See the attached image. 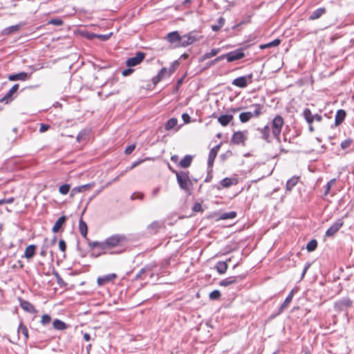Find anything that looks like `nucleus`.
Listing matches in <instances>:
<instances>
[{
	"instance_id": "1",
	"label": "nucleus",
	"mask_w": 354,
	"mask_h": 354,
	"mask_svg": "<svg viewBox=\"0 0 354 354\" xmlns=\"http://www.w3.org/2000/svg\"><path fill=\"white\" fill-rule=\"evenodd\" d=\"M127 241L124 235L114 234L104 241V251L111 250L117 248H123Z\"/></svg>"
},
{
	"instance_id": "2",
	"label": "nucleus",
	"mask_w": 354,
	"mask_h": 354,
	"mask_svg": "<svg viewBox=\"0 0 354 354\" xmlns=\"http://www.w3.org/2000/svg\"><path fill=\"white\" fill-rule=\"evenodd\" d=\"M176 174V179L180 187L188 194H190V188L192 186V183L189 179V173L187 171L177 172L172 170Z\"/></svg>"
},
{
	"instance_id": "3",
	"label": "nucleus",
	"mask_w": 354,
	"mask_h": 354,
	"mask_svg": "<svg viewBox=\"0 0 354 354\" xmlns=\"http://www.w3.org/2000/svg\"><path fill=\"white\" fill-rule=\"evenodd\" d=\"M203 36L198 31L194 30L182 36V43L175 46L186 47L202 39Z\"/></svg>"
},
{
	"instance_id": "4",
	"label": "nucleus",
	"mask_w": 354,
	"mask_h": 354,
	"mask_svg": "<svg viewBox=\"0 0 354 354\" xmlns=\"http://www.w3.org/2000/svg\"><path fill=\"white\" fill-rule=\"evenodd\" d=\"M283 125V118L281 115H276L272 120L271 124L272 133L274 138L279 139Z\"/></svg>"
},
{
	"instance_id": "5",
	"label": "nucleus",
	"mask_w": 354,
	"mask_h": 354,
	"mask_svg": "<svg viewBox=\"0 0 354 354\" xmlns=\"http://www.w3.org/2000/svg\"><path fill=\"white\" fill-rule=\"evenodd\" d=\"M252 73H250L246 76H241L234 79L232 84L239 88H245L248 83L252 82Z\"/></svg>"
},
{
	"instance_id": "6",
	"label": "nucleus",
	"mask_w": 354,
	"mask_h": 354,
	"mask_svg": "<svg viewBox=\"0 0 354 354\" xmlns=\"http://www.w3.org/2000/svg\"><path fill=\"white\" fill-rule=\"evenodd\" d=\"M145 57V53L138 52L136 56L129 58L126 64L128 67H133L140 64Z\"/></svg>"
},
{
	"instance_id": "7",
	"label": "nucleus",
	"mask_w": 354,
	"mask_h": 354,
	"mask_svg": "<svg viewBox=\"0 0 354 354\" xmlns=\"http://www.w3.org/2000/svg\"><path fill=\"white\" fill-rule=\"evenodd\" d=\"M225 57L228 62H232L243 58L245 57V53H243V50L236 49L227 54H225Z\"/></svg>"
},
{
	"instance_id": "8",
	"label": "nucleus",
	"mask_w": 354,
	"mask_h": 354,
	"mask_svg": "<svg viewBox=\"0 0 354 354\" xmlns=\"http://www.w3.org/2000/svg\"><path fill=\"white\" fill-rule=\"evenodd\" d=\"M344 225V221L342 218H339L336 221L326 232V236H333Z\"/></svg>"
},
{
	"instance_id": "9",
	"label": "nucleus",
	"mask_w": 354,
	"mask_h": 354,
	"mask_svg": "<svg viewBox=\"0 0 354 354\" xmlns=\"http://www.w3.org/2000/svg\"><path fill=\"white\" fill-rule=\"evenodd\" d=\"M242 279H243V277H241L240 276L229 277L227 278H225V279L220 281L219 285L221 286L226 287V286H230L233 283L238 282L239 281L241 280Z\"/></svg>"
},
{
	"instance_id": "10",
	"label": "nucleus",
	"mask_w": 354,
	"mask_h": 354,
	"mask_svg": "<svg viewBox=\"0 0 354 354\" xmlns=\"http://www.w3.org/2000/svg\"><path fill=\"white\" fill-rule=\"evenodd\" d=\"M220 147H221V144L217 145L216 146H215L210 150V151L209 153V156H208V160H207V164L209 167H212V165L214 164V160L217 156V153L220 149Z\"/></svg>"
},
{
	"instance_id": "11",
	"label": "nucleus",
	"mask_w": 354,
	"mask_h": 354,
	"mask_svg": "<svg viewBox=\"0 0 354 354\" xmlns=\"http://www.w3.org/2000/svg\"><path fill=\"white\" fill-rule=\"evenodd\" d=\"M19 89V84H15L9 91L5 95V96L0 100V102L8 103L12 100V95L15 93Z\"/></svg>"
},
{
	"instance_id": "12",
	"label": "nucleus",
	"mask_w": 354,
	"mask_h": 354,
	"mask_svg": "<svg viewBox=\"0 0 354 354\" xmlns=\"http://www.w3.org/2000/svg\"><path fill=\"white\" fill-rule=\"evenodd\" d=\"M94 185H95V184L93 183H88V184L83 185L81 186L75 187L73 189H72L71 192V196H73L77 194V193L84 192L86 190H89Z\"/></svg>"
},
{
	"instance_id": "13",
	"label": "nucleus",
	"mask_w": 354,
	"mask_h": 354,
	"mask_svg": "<svg viewBox=\"0 0 354 354\" xmlns=\"http://www.w3.org/2000/svg\"><path fill=\"white\" fill-rule=\"evenodd\" d=\"M245 139H246V137L243 132L237 131L233 134L231 141L234 144L239 145V144L243 143L244 141L245 140Z\"/></svg>"
},
{
	"instance_id": "14",
	"label": "nucleus",
	"mask_w": 354,
	"mask_h": 354,
	"mask_svg": "<svg viewBox=\"0 0 354 354\" xmlns=\"http://www.w3.org/2000/svg\"><path fill=\"white\" fill-rule=\"evenodd\" d=\"M326 12V9L325 8H319L317 10L312 12L308 17V19L310 21H314L319 19L322 16H323Z\"/></svg>"
},
{
	"instance_id": "15",
	"label": "nucleus",
	"mask_w": 354,
	"mask_h": 354,
	"mask_svg": "<svg viewBox=\"0 0 354 354\" xmlns=\"http://www.w3.org/2000/svg\"><path fill=\"white\" fill-rule=\"evenodd\" d=\"M167 41L171 44L178 42V44L182 43V37L180 36L177 31L169 32L167 36Z\"/></svg>"
},
{
	"instance_id": "16",
	"label": "nucleus",
	"mask_w": 354,
	"mask_h": 354,
	"mask_svg": "<svg viewBox=\"0 0 354 354\" xmlns=\"http://www.w3.org/2000/svg\"><path fill=\"white\" fill-rule=\"evenodd\" d=\"M20 306L28 313H35L37 312L34 306L28 301L20 299Z\"/></svg>"
},
{
	"instance_id": "17",
	"label": "nucleus",
	"mask_w": 354,
	"mask_h": 354,
	"mask_svg": "<svg viewBox=\"0 0 354 354\" xmlns=\"http://www.w3.org/2000/svg\"><path fill=\"white\" fill-rule=\"evenodd\" d=\"M250 109H252V111H250V112L252 115V117L258 118L263 113V106L259 104H252L250 106Z\"/></svg>"
},
{
	"instance_id": "18",
	"label": "nucleus",
	"mask_w": 354,
	"mask_h": 354,
	"mask_svg": "<svg viewBox=\"0 0 354 354\" xmlns=\"http://www.w3.org/2000/svg\"><path fill=\"white\" fill-rule=\"evenodd\" d=\"M166 77H169L167 73V69L166 68H162L158 75L153 78V84H157L159 82H160L162 79H164Z\"/></svg>"
},
{
	"instance_id": "19",
	"label": "nucleus",
	"mask_w": 354,
	"mask_h": 354,
	"mask_svg": "<svg viewBox=\"0 0 354 354\" xmlns=\"http://www.w3.org/2000/svg\"><path fill=\"white\" fill-rule=\"evenodd\" d=\"M116 278L115 274H109L102 277H99L97 279V284L99 286H104L106 283L113 281Z\"/></svg>"
},
{
	"instance_id": "20",
	"label": "nucleus",
	"mask_w": 354,
	"mask_h": 354,
	"mask_svg": "<svg viewBox=\"0 0 354 354\" xmlns=\"http://www.w3.org/2000/svg\"><path fill=\"white\" fill-rule=\"evenodd\" d=\"M28 77H29V75H28L27 73L21 72L17 74H12V75H9L8 80L10 81H17V80L24 81V80L28 79Z\"/></svg>"
},
{
	"instance_id": "21",
	"label": "nucleus",
	"mask_w": 354,
	"mask_h": 354,
	"mask_svg": "<svg viewBox=\"0 0 354 354\" xmlns=\"http://www.w3.org/2000/svg\"><path fill=\"white\" fill-rule=\"evenodd\" d=\"M302 115L308 124H313L315 121L314 114H313L311 111L308 108L304 109L302 113Z\"/></svg>"
},
{
	"instance_id": "22",
	"label": "nucleus",
	"mask_w": 354,
	"mask_h": 354,
	"mask_svg": "<svg viewBox=\"0 0 354 354\" xmlns=\"http://www.w3.org/2000/svg\"><path fill=\"white\" fill-rule=\"evenodd\" d=\"M346 117V111L343 109H339L337 111L335 115V125L339 126L342 123Z\"/></svg>"
},
{
	"instance_id": "23",
	"label": "nucleus",
	"mask_w": 354,
	"mask_h": 354,
	"mask_svg": "<svg viewBox=\"0 0 354 354\" xmlns=\"http://www.w3.org/2000/svg\"><path fill=\"white\" fill-rule=\"evenodd\" d=\"M351 305H352V301L348 298H344V299L338 301L335 304L336 307L339 309H342L343 308L350 307Z\"/></svg>"
},
{
	"instance_id": "24",
	"label": "nucleus",
	"mask_w": 354,
	"mask_h": 354,
	"mask_svg": "<svg viewBox=\"0 0 354 354\" xmlns=\"http://www.w3.org/2000/svg\"><path fill=\"white\" fill-rule=\"evenodd\" d=\"M66 217L65 216L59 218L53 227V232L55 233L59 232V230L61 229V227H62L63 224L66 222Z\"/></svg>"
},
{
	"instance_id": "25",
	"label": "nucleus",
	"mask_w": 354,
	"mask_h": 354,
	"mask_svg": "<svg viewBox=\"0 0 354 354\" xmlns=\"http://www.w3.org/2000/svg\"><path fill=\"white\" fill-rule=\"evenodd\" d=\"M293 295H294V292L293 290H292L289 295H288V297L286 298L285 301H283V303L281 305L280 308H279V313H282L285 309L287 308V307L288 306L289 304L291 302V301L292 300V298H293Z\"/></svg>"
},
{
	"instance_id": "26",
	"label": "nucleus",
	"mask_w": 354,
	"mask_h": 354,
	"mask_svg": "<svg viewBox=\"0 0 354 354\" xmlns=\"http://www.w3.org/2000/svg\"><path fill=\"white\" fill-rule=\"evenodd\" d=\"M21 24H17L6 28L2 30V35H7L17 32L21 27Z\"/></svg>"
},
{
	"instance_id": "27",
	"label": "nucleus",
	"mask_w": 354,
	"mask_h": 354,
	"mask_svg": "<svg viewBox=\"0 0 354 354\" xmlns=\"http://www.w3.org/2000/svg\"><path fill=\"white\" fill-rule=\"evenodd\" d=\"M192 162V156L186 155L179 162V166L182 168H187L191 165Z\"/></svg>"
},
{
	"instance_id": "28",
	"label": "nucleus",
	"mask_w": 354,
	"mask_h": 354,
	"mask_svg": "<svg viewBox=\"0 0 354 354\" xmlns=\"http://www.w3.org/2000/svg\"><path fill=\"white\" fill-rule=\"evenodd\" d=\"M233 119L232 115H223L218 118V121L223 126H227Z\"/></svg>"
},
{
	"instance_id": "29",
	"label": "nucleus",
	"mask_w": 354,
	"mask_h": 354,
	"mask_svg": "<svg viewBox=\"0 0 354 354\" xmlns=\"http://www.w3.org/2000/svg\"><path fill=\"white\" fill-rule=\"evenodd\" d=\"M237 180L236 178H225L221 181L223 187H229L232 185H236Z\"/></svg>"
},
{
	"instance_id": "30",
	"label": "nucleus",
	"mask_w": 354,
	"mask_h": 354,
	"mask_svg": "<svg viewBox=\"0 0 354 354\" xmlns=\"http://www.w3.org/2000/svg\"><path fill=\"white\" fill-rule=\"evenodd\" d=\"M79 230L82 236L86 238L88 232L87 225L82 219H80L79 222Z\"/></svg>"
},
{
	"instance_id": "31",
	"label": "nucleus",
	"mask_w": 354,
	"mask_h": 354,
	"mask_svg": "<svg viewBox=\"0 0 354 354\" xmlns=\"http://www.w3.org/2000/svg\"><path fill=\"white\" fill-rule=\"evenodd\" d=\"M216 269L219 274H224L227 271V264L225 261H219L216 265Z\"/></svg>"
},
{
	"instance_id": "32",
	"label": "nucleus",
	"mask_w": 354,
	"mask_h": 354,
	"mask_svg": "<svg viewBox=\"0 0 354 354\" xmlns=\"http://www.w3.org/2000/svg\"><path fill=\"white\" fill-rule=\"evenodd\" d=\"M261 133V136L263 139L266 140L267 142H270V127L268 125L265 126L263 128L259 129Z\"/></svg>"
},
{
	"instance_id": "33",
	"label": "nucleus",
	"mask_w": 354,
	"mask_h": 354,
	"mask_svg": "<svg viewBox=\"0 0 354 354\" xmlns=\"http://www.w3.org/2000/svg\"><path fill=\"white\" fill-rule=\"evenodd\" d=\"M35 248L36 247L34 245H30L26 247L25 250V257L27 259L32 258L35 255Z\"/></svg>"
},
{
	"instance_id": "34",
	"label": "nucleus",
	"mask_w": 354,
	"mask_h": 354,
	"mask_svg": "<svg viewBox=\"0 0 354 354\" xmlns=\"http://www.w3.org/2000/svg\"><path fill=\"white\" fill-rule=\"evenodd\" d=\"M21 333L24 336V340L26 342L28 339V330L27 327L24 325L22 323H20L18 329H17V333Z\"/></svg>"
},
{
	"instance_id": "35",
	"label": "nucleus",
	"mask_w": 354,
	"mask_h": 354,
	"mask_svg": "<svg viewBox=\"0 0 354 354\" xmlns=\"http://www.w3.org/2000/svg\"><path fill=\"white\" fill-rule=\"evenodd\" d=\"M53 328L56 330H64L65 328H66V324L59 319L54 320L53 322Z\"/></svg>"
},
{
	"instance_id": "36",
	"label": "nucleus",
	"mask_w": 354,
	"mask_h": 354,
	"mask_svg": "<svg viewBox=\"0 0 354 354\" xmlns=\"http://www.w3.org/2000/svg\"><path fill=\"white\" fill-rule=\"evenodd\" d=\"M178 124V120L175 118H170L165 124V129L170 131L173 129Z\"/></svg>"
},
{
	"instance_id": "37",
	"label": "nucleus",
	"mask_w": 354,
	"mask_h": 354,
	"mask_svg": "<svg viewBox=\"0 0 354 354\" xmlns=\"http://www.w3.org/2000/svg\"><path fill=\"white\" fill-rule=\"evenodd\" d=\"M252 118V115L250 111L243 112L239 115V120L243 123L248 122Z\"/></svg>"
},
{
	"instance_id": "38",
	"label": "nucleus",
	"mask_w": 354,
	"mask_h": 354,
	"mask_svg": "<svg viewBox=\"0 0 354 354\" xmlns=\"http://www.w3.org/2000/svg\"><path fill=\"white\" fill-rule=\"evenodd\" d=\"M298 182V178L293 176L287 181L286 190L291 191L292 189L297 185Z\"/></svg>"
},
{
	"instance_id": "39",
	"label": "nucleus",
	"mask_w": 354,
	"mask_h": 354,
	"mask_svg": "<svg viewBox=\"0 0 354 354\" xmlns=\"http://www.w3.org/2000/svg\"><path fill=\"white\" fill-rule=\"evenodd\" d=\"M220 48H213L209 53H206L202 56V60L209 59L214 56H216L219 52Z\"/></svg>"
},
{
	"instance_id": "40",
	"label": "nucleus",
	"mask_w": 354,
	"mask_h": 354,
	"mask_svg": "<svg viewBox=\"0 0 354 354\" xmlns=\"http://www.w3.org/2000/svg\"><path fill=\"white\" fill-rule=\"evenodd\" d=\"M162 223L159 221H153L148 225V229L152 232H156L158 229L162 227Z\"/></svg>"
},
{
	"instance_id": "41",
	"label": "nucleus",
	"mask_w": 354,
	"mask_h": 354,
	"mask_svg": "<svg viewBox=\"0 0 354 354\" xmlns=\"http://www.w3.org/2000/svg\"><path fill=\"white\" fill-rule=\"evenodd\" d=\"M236 216V212H230L222 214L220 216V219H222V220L232 219V218H234Z\"/></svg>"
},
{
	"instance_id": "42",
	"label": "nucleus",
	"mask_w": 354,
	"mask_h": 354,
	"mask_svg": "<svg viewBox=\"0 0 354 354\" xmlns=\"http://www.w3.org/2000/svg\"><path fill=\"white\" fill-rule=\"evenodd\" d=\"M224 23H225V19L223 17H220L218 20L217 25L212 26V30L215 31V32L219 30L224 25Z\"/></svg>"
},
{
	"instance_id": "43",
	"label": "nucleus",
	"mask_w": 354,
	"mask_h": 354,
	"mask_svg": "<svg viewBox=\"0 0 354 354\" xmlns=\"http://www.w3.org/2000/svg\"><path fill=\"white\" fill-rule=\"evenodd\" d=\"M88 245L91 248H98L102 250H104V241H93L89 242Z\"/></svg>"
},
{
	"instance_id": "44",
	"label": "nucleus",
	"mask_w": 354,
	"mask_h": 354,
	"mask_svg": "<svg viewBox=\"0 0 354 354\" xmlns=\"http://www.w3.org/2000/svg\"><path fill=\"white\" fill-rule=\"evenodd\" d=\"M317 246V241L315 239L311 240L306 245V249L308 252L314 251Z\"/></svg>"
},
{
	"instance_id": "45",
	"label": "nucleus",
	"mask_w": 354,
	"mask_h": 354,
	"mask_svg": "<svg viewBox=\"0 0 354 354\" xmlns=\"http://www.w3.org/2000/svg\"><path fill=\"white\" fill-rule=\"evenodd\" d=\"M70 190V185L68 184L62 185L59 188V192L61 194L65 195L68 193Z\"/></svg>"
},
{
	"instance_id": "46",
	"label": "nucleus",
	"mask_w": 354,
	"mask_h": 354,
	"mask_svg": "<svg viewBox=\"0 0 354 354\" xmlns=\"http://www.w3.org/2000/svg\"><path fill=\"white\" fill-rule=\"evenodd\" d=\"M142 160H138V161H136L134 162L129 167H128L126 170L123 171L121 172V176H123L126 174V172H127L129 170H131L133 169V168H135L136 167H137L138 165H139L141 162H142Z\"/></svg>"
},
{
	"instance_id": "47",
	"label": "nucleus",
	"mask_w": 354,
	"mask_h": 354,
	"mask_svg": "<svg viewBox=\"0 0 354 354\" xmlns=\"http://www.w3.org/2000/svg\"><path fill=\"white\" fill-rule=\"evenodd\" d=\"M221 297V292L220 291L216 290L209 293V298L212 300H216L219 299Z\"/></svg>"
},
{
	"instance_id": "48",
	"label": "nucleus",
	"mask_w": 354,
	"mask_h": 354,
	"mask_svg": "<svg viewBox=\"0 0 354 354\" xmlns=\"http://www.w3.org/2000/svg\"><path fill=\"white\" fill-rule=\"evenodd\" d=\"M51 321V317L48 315H44L41 317V324L42 325H46Z\"/></svg>"
},
{
	"instance_id": "49",
	"label": "nucleus",
	"mask_w": 354,
	"mask_h": 354,
	"mask_svg": "<svg viewBox=\"0 0 354 354\" xmlns=\"http://www.w3.org/2000/svg\"><path fill=\"white\" fill-rule=\"evenodd\" d=\"M352 142H353V141L351 139H347V140H344L341 143L342 149H347L348 147H349L351 145Z\"/></svg>"
},
{
	"instance_id": "50",
	"label": "nucleus",
	"mask_w": 354,
	"mask_h": 354,
	"mask_svg": "<svg viewBox=\"0 0 354 354\" xmlns=\"http://www.w3.org/2000/svg\"><path fill=\"white\" fill-rule=\"evenodd\" d=\"M335 183V179L330 180L326 185V190L324 192V195H327L330 189L331 186Z\"/></svg>"
},
{
	"instance_id": "51",
	"label": "nucleus",
	"mask_w": 354,
	"mask_h": 354,
	"mask_svg": "<svg viewBox=\"0 0 354 354\" xmlns=\"http://www.w3.org/2000/svg\"><path fill=\"white\" fill-rule=\"evenodd\" d=\"M49 24H53L55 26H60L63 24L62 20L59 19H53L49 21Z\"/></svg>"
},
{
	"instance_id": "52",
	"label": "nucleus",
	"mask_w": 354,
	"mask_h": 354,
	"mask_svg": "<svg viewBox=\"0 0 354 354\" xmlns=\"http://www.w3.org/2000/svg\"><path fill=\"white\" fill-rule=\"evenodd\" d=\"M144 198V194L142 193H134L131 195V200H135L136 198L142 200Z\"/></svg>"
},
{
	"instance_id": "53",
	"label": "nucleus",
	"mask_w": 354,
	"mask_h": 354,
	"mask_svg": "<svg viewBox=\"0 0 354 354\" xmlns=\"http://www.w3.org/2000/svg\"><path fill=\"white\" fill-rule=\"evenodd\" d=\"M281 41L278 39H274V41L269 42L267 44V47H274L277 46L280 44Z\"/></svg>"
},
{
	"instance_id": "54",
	"label": "nucleus",
	"mask_w": 354,
	"mask_h": 354,
	"mask_svg": "<svg viewBox=\"0 0 354 354\" xmlns=\"http://www.w3.org/2000/svg\"><path fill=\"white\" fill-rule=\"evenodd\" d=\"M59 248L61 251L65 252V250L66 249V243H65V241L64 240H60L59 241Z\"/></svg>"
},
{
	"instance_id": "55",
	"label": "nucleus",
	"mask_w": 354,
	"mask_h": 354,
	"mask_svg": "<svg viewBox=\"0 0 354 354\" xmlns=\"http://www.w3.org/2000/svg\"><path fill=\"white\" fill-rule=\"evenodd\" d=\"M50 129V125L46 124H41L39 128V132L44 133Z\"/></svg>"
},
{
	"instance_id": "56",
	"label": "nucleus",
	"mask_w": 354,
	"mask_h": 354,
	"mask_svg": "<svg viewBox=\"0 0 354 354\" xmlns=\"http://www.w3.org/2000/svg\"><path fill=\"white\" fill-rule=\"evenodd\" d=\"M136 148V145H129V147H127L126 149H125V153L126 154H130Z\"/></svg>"
},
{
	"instance_id": "57",
	"label": "nucleus",
	"mask_w": 354,
	"mask_h": 354,
	"mask_svg": "<svg viewBox=\"0 0 354 354\" xmlns=\"http://www.w3.org/2000/svg\"><path fill=\"white\" fill-rule=\"evenodd\" d=\"M111 34L109 35H97V38L101 39L102 41H106L109 39Z\"/></svg>"
},
{
	"instance_id": "58",
	"label": "nucleus",
	"mask_w": 354,
	"mask_h": 354,
	"mask_svg": "<svg viewBox=\"0 0 354 354\" xmlns=\"http://www.w3.org/2000/svg\"><path fill=\"white\" fill-rule=\"evenodd\" d=\"M194 212H198L202 210V207L200 203H195L192 208Z\"/></svg>"
},
{
	"instance_id": "59",
	"label": "nucleus",
	"mask_w": 354,
	"mask_h": 354,
	"mask_svg": "<svg viewBox=\"0 0 354 354\" xmlns=\"http://www.w3.org/2000/svg\"><path fill=\"white\" fill-rule=\"evenodd\" d=\"M133 72V69H131V68H127L125 70H123L122 72V74L123 76H128L129 75H131L132 73Z\"/></svg>"
},
{
	"instance_id": "60",
	"label": "nucleus",
	"mask_w": 354,
	"mask_h": 354,
	"mask_svg": "<svg viewBox=\"0 0 354 354\" xmlns=\"http://www.w3.org/2000/svg\"><path fill=\"white\" fill-rule=\"evenodd\" d=\"M0 201L1 202V205L5 204V203L10 204V203H13L14 198H7V199H1V200H0Z\"/></svg>"
},
{
	"instance_id": "61",
	"label": "nucleus",
	"mask_w": 354,
	"mask_h": 354,
	"mask_svg": "<svg viewBox=\"0 0 354 354\" xmlns=\"http://www.w3.org/2000/svg\"><path fill=\"white\" fill-rule=\"evenodd\" d=\"M182 118L185 123H189L190 122V116L187 113H183L182 115Z\"/></svg>"
},
{
	"instance_id": "62",
	"label": "nucleus",
	"mask_w": 354,
	"mask_h": 354,
	"mask_svg": "<svg viewBox=\"0 0 354 354\" xmlns=\"http://www.w3.org/2000/svg\"><path fill=\"white\" fill-rule=\"evenodd\" d=\"M160 189V187H156L152 191V193H151L152 198H155L158 194Z\"/></svg>"
},
{
	"instance_id": "63",
	"label": "nucleus",
	"mask_w": 354,
	"mask_h": 354,
	"mask_svg": "<svg viewBox=\"0 0 354 354\" xmlns=\"http://www.w3.org/2000/svg\"><path fill=\"white\" fill-rule=\"evenodd\" d=\"M314 120L320 122L322 120V116L319 114H314Z\"/></svg>"
},
{
	"instance_id": "64",
	"label": "nucleus",
	"mask_w": 354,
	"mask_h": 354,
	"mask_svg": "<svg viewBox=\"0 0 354 354\" xmlns=\"http://www.w3.org/2000/svg\"><path fill=\"white\" fill-rule=\"evenodd\" d=\"M85 131H81L77 136V140L78 142H80L82 140V139L83 138V137L85 136Z\"/></svg>"
}]
</instances>
